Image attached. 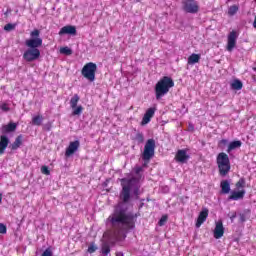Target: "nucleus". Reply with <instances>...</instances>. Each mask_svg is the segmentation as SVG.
I'll return each instance as SVG.
<instances>
[{"mask_svg": "<svg viewBox=\"0 0 256 256\" xmlns=\"http://www.w3.org/2000/svg\"><path fill=\"white\" fill-rule=\"evenodd\" d=\"M134 140H136L138 144L145 143V136H143V133L138 132Z\"/></svg>", "mask_w": 256, "mask_h": 256, "instance_id": "obj_27", "label": "nucleus"}, {"mask_svg": "<svg viewBox=\"0 0 256 256\" xmlns=\"http://www.w3.org/2000/svg\"><path fill=\"white\" fill-rule=\"evenodd\" d=\"M175 159L178 163H187L189 161V155H187L186 150H178Z\"/></svg>", "mask_w": 256, "mask_h": 256, "instance_id": "obj_12", "label": "nucleus"}, {"mask_svg": "<svg viewBox=\"0 0 256 256\" xmlns=\"http://www.w3.org/2000/svg\"><path fill=\"white\" fill-rule=\"evenodd\" d=\"M9 146V138L5 135L0 136V155L5 153V149Z\"/></svg>", "mask_w": 256, "mask_h": 256, "instance_id": "obj_16", "label": "nucleus"}, {"mask_svg": "<svg viewBox=\"0 0 256 256\" xmlns=\"http://www.w3.org/2000/svg\"><path fill=\"white\" fill-rule=\"evenodd\" d=\"M155 111H157V108H149L144 114L141 125H147V123L151 121L153 115H155Z\"/></svg>", "mask_w": 256, "mask_h": 256, "instance_id": "obj_14", "label": "nucleus"}, {"mask_svg": "<svg viewBox=\"0 0 256 256\" xmlns=\"http://www.w3.org/2000/svg\"><path fill=\"white\" fill-rule=\"evenodd\" d=\"M207 217H209V209L204 208L198 215L196 222L197 229H199V227H201V225L207 221Z\"/></svg>", "mask_w": 256, "mask_h": 256, "instance_id": "obj_10", "label": "nucleus"}, {"mask_svg": "<svg viewBox=\"0 0 256 256\" xmlns=\"http://www.w3.org/2000/svg\"><path fill=\"white\" fill-rule=\"evenodd\" d=\"M224 233H225V228L223 227V222L218 221L216 223V227L214 229V238L221 239V237H223Z\"/></svg>", "mask_w": 256, "mask_h": 256, "instance_id": "obj_11", "label": "nucleus"}, {"mask_svg": "<svg viewBox=\"0 0 256 256\" xmlns=\"http://www.w3.org/2000/svg\"><path fill=\"white\" fill-rule=\"evenodd\" d=\"M15 27H17V24L8 23L4 26V31H14Z\"/></svg>", "mask_w": 256, "mask_h": 256, "instance_id": "obj_29", "label": "nucleus"}, {"mask_svg": "<svg viewBox=\"0 0 256 256\" xmlns=\"http://www.w3.org/2000/svg\"><path fill=\"white\" fill-rule=\"evenodd\" d=\"M236 217H237V212H234L233 215L230 216L231 223H233Z\"/></svg>", "mask_w": 256, "mask_h": 256, "instance_id": "obj_41", "label": "nucleus"}, {"mask_svg": "<svg viewBox=\"0 0 256 256\" xmlns=\"http://www.w3.org/2000/svg\"><path fill=\"white\" fill-rule=\"evenodd\" d=\"M141 201L143 202V201H145V199H141Z\"/></svg>", "mask_w": 256, "mask_h": 256, "instance_id": "obj_49", "label": "nucleus"}, {"mask_svg": "<svg viewBox=\"0 0 256 256\" xmlns=\"http://www.w3.org/2000/svg\"><path fill=\"white\" fill-rule=\"evenodd\" d=\"M41 256H53V251H51V248H47Z\"/></svg>", "mask_w": 256, "mask_h": 256, "instance_id": "obj_35", "label": "nucleus"}, {"mask_svg": "<svg viewBox=\"0 0 256 256\" xmlns=\"http://www.w3.org/2000/svg\"><path fill=\"white\" fill-rule=\"evenodd\" d=\"M81 143L79 140H75L73 142H70L69 146L66 149L65 156L71 157L80 147Z\"/></svg>", "mask_w": 256, "mask_h": 256, "instance_id": "obj_8", "label": "nucleus"}, {"mask_svg": "<svg viewBox=\"0 0 256 256\" xmlns=\"http://www.w3.org/2000/svg\"><path fill=\"white\" fill-rule=\"evenodd\" d=\"M216 161L219 169V175H221V177H227L229 171H231L229 156L226 153L221 152L218 154Z\"/></svg>", "mask_w": 256, "mask_h": 256, "instance_id": "obj_4", "label": "nucleus"}, {"mask_svg": "<svg viewBox=\"0 0 256 256\" xmlns=\"http://www.w3.org/2000/svg\"><path fill=\"white\" fill-rule=\"evenodd\" d=\"M0 233L2 235H5V233H7V226H5V224L0 223Z\"/></svg>", "mask_w": 256, "mask_h": 256, "instance_id": "obj_34", "label": "nucleus"}, {"mask_svg": "<svg viewBox=\"0 0 256 256\" xmlns=\"http://www.w3.org/2000/svg\"><path fill=\"white\" fill-rule=\"evenodd\" d=\"M199 59H201V56L199 54H192L188 58V64L195 65V63H199Z\"/></svg>", "mask_w": 256, "mask_h": 256, "instance_id": "obj_23", "label": "nucleus"}, {"mask_svg": "<svg viewBox=\"0 0 256 256\" xmlns=\"http://www.w3.org/2000/svg\"><path fill=\"white\" fill-rule=\"evenodd\" d=\"M95 73H97V64L93 62L85 64L81 70V75L90 81V83L95 81Z\"/></svg>", "mask_w": 256, "mask_h": 256, "instance_id": "obj_5", "label": "nucleus"}, {"mask_svg": "<svg viewBox=\"0 0 256 256\" xmlns=\"http://www.w3.org/2000/svg\"><path fill=\"white\" fill-rule=\"evenodd\" d=\"M101 253L103 256H107L109 255V253H111V246L109 245V243L104 242L101 246Z\"/></svg>", "mask_w": 256, "mask_h": 256, "instance_id": "obj_22", "label": "nucleus"}, {"mask_svg": "<svg viewBox=\"0 0 256 256\" xmlns=\"http://www.w3.org/2000/svg\"><path fill=\"white\" fill-rule=\"evenodd\" d=\"M90 254L95 253L97 251V246H95V242H92L87 250Z\"/></svg>", "mask_w": 256, "mask_h": 256, "instance_id": "obj_32", "label": "nucleus"}, {"mask_svg": "<svg viewBox=\"0 0 256 256\" xmlns=\"http://www.w3.org/2000/svg\"><path fill=\"white\" fill-rule=\"evenodd\" d=\"M125 237H127V235L124 234V239H125Z\"/></svg>", "mask_w": 256, "mask_h": 256, "instance_id": "obj_50", "label": "nucleus"}, {"mask_svg": "<svg viewBox=\"0 0 256 256\" xmlns=\"http://www.w3.org/2000/svg\"><path fill=\"white\" fill-rule=\"evenodd\" d=\"M245 197V190L242 191H233L231 195L228 197L229 201H239V199H243Z\"/></svg>", "mask_w": 256, "mask_h": 256, "instance_id": "obj_17", "label": "nucleus"}, {"mask_svg": "<svg viewBox=\"0 0 256 256\" xmlns=\"http://www.w3.org/2000/svg\"><path fill=\"white\" fill-rule=\"evenodd\" d=\"M116 256H123V252H117Z\"/></svg>", "mask_w": 256, "mask_h": 256, "instance_id": "obj_44", "label": "nucleus"}, {"mask_svg": "<svg viewBox=\"0 0 256 256\" xmlns=\"http://www.w3.org/2000/svg\"><path fill=\"white\" fill-rule=\"evenodd\" d=\"M236 187H245V179L241 178L237 183Z\"/></svg>", "mask_w": 256, "mask_h": 256, "instance_id": "obj_36", "label": "nucleus"}, {"mask_svg": "<svg viewBox=\"0 0 256 256\" xmlns=\"http://www.w3.org/2000/svg\"><path fill=\"white\" fill-rule=\"evenodd\" d=\"M221 143H223V145H227V140H221Z\"/></svg>", "mask_w": 256, "mask_h": 256, "instance_id": "obj_45", "label": "nucleus"}, {"mask_svg": "<svg viewBox=\"0 0 256 256\" xmlns=\"http://www.w3.org/2000/svg\"><path fill=\"white\" fill-rule=\"evenodd\" d=\"M79 95L78 94H75L71 100H70V107L72 109H75L77 107V103H79Z\"/></svg>", "mask_w": 256, "mask_h": 256, "instance_id": "obj_25", "label": "nucleus"}, {"mask_svg": "<svg viewBox=\"0 0 256 256\" xmlns=\"http://www.w3.org/2000/svg\"><path fill=\"white\" fill-rule=\"evenodd\" d=\"M146 201H148V202L151 201V198H147Z\"/></svg>", "mask_w": 256, "mask_h": 256, "instance_id": "obj_48", "label": "nucleus"}, {"mask_svg": "<svg viewBox=\"0 0 256 256\" xmlns=\"http://www.w3.org/2000/svg\"><path fill=\"white\" fill-rule=\"evenodd\" d=\"M189 131H195V127L193 126V124H189Z\"/></svg>", "mask_w": 256, "mask_h": 256, "instance_id": "obj_42", "label": "nucleus"}, {"mask_svg": "<svg viewBox=\"0 0 256 256\" xmlns=\"http://www.w3.org/2000/svg\"><path fill=\"white\" fill-rule=\"evenodd\" d=\"M155 139H148L144 146V152L142 158L144 161H151L155 157Z\"/></svg>", "mask_w": 256, "mask_h": 256, "instance_id": "obj_6", "label": "nucleus"}, {"mask_svg": "<svg viewBox=\"0 0 256 256\" xmlns=\"http://www.w3.org/2000/svg\"><path fill=\"white\" fill-rule=\"evenodd\" d=\"M168 219H169V216L163 215V216L161 217V219L159 220L158 225H159L160 227H163V225H165V223H167V220H168Z\"/></svg>", "mask_w": 256, "mask_h": 256, "instance_id": "obj_31", "label": "nucleus"}, {"mask_svg": "<svg viewBox=\"0 0 256 256\" xmlns=\"http://www.w3.org/2000/svg\"><path fill=\"white\" fill-rule=\"evenodd\" d=\"M42 123L43 117L41 115H37L32 118V125H36L37 127H39Z\"/></svg>", "mask_w": 256, "mask_h": 256, "instance_id": "obj_24", "label": "nucleus"}, {"mask_svg": "<svg viewBox=\"0 0 256 256\" xmlns=\"http://www.w3.org/2000/svg\"><path fill=\"white\" fill-rule=\"evenodd\" d=\"M231 89H233L234 91H241V89H243V82H241V80L239 79H235L231 83Z\"/></svg>", "mask_w": 256, "mask_h": 256, "instance_id": "obj_21", "label": "nucleus"}, {"mask_svg": "<svg viewBox=\"0 0 256 256\" xmlns=\"http://www.w3.org/2000/svg\"><path fill=\"white\" fill-rule=\"evenodd\" d=\"M9 13H11V10H7L6 13H5V15H7V14H9Z\"/></svg>", "mask_w": 256, "mask_h": 256, "instance_id": "obj_47", "label": "nucleus"}, {"mask_svg": "<svg viewBox=\"0 0 256 256\" xmlns=\"http://www.w3.org/2000/svg\"><path fill=\"white\" fill-rule=\"evenodd\" d=\"M241 145H243L241 140H236V141L230 142V144L228 145L227 153H231L233 150L239 149V147H241Z\"/></svg>", "mask_w": 256, "mask_h": 256, "instance_id": "obj_19", "label": "nucleus"}, {"mask_svg": "<svg viewBox=\"0 0 256 256\" xmlns=\"http://www.w3.org/2000/svg\"><path fill=\"white\" fill-rule=\"evenodd\" d=\"M220 187H221V193L223 195H227V193H229V191H231V184L229 183V180H224L220 183Z\"/></svg>", "mask_w": 256, "mask_h": 256, "instance_id": "obj_18", "label": "nucleus"}, {"mask_svg": "<svg viewBox=\"0 0 256 256\" xmlns=\"http://www.w3.org/2000/svg\"><path fill=\"white\" fill-rule=\"evenodd\" d=\"M23 144V136L19 135L15 141L11 144V150L15 151L17 149H19V147H21V145Z\"/></svg>", "mask_w": 256, "mask_h": 256, "instance_id": "obj_20", "label": "nucleus"}, {"mask_svg": "<svg viewBox=\"0 0 256 256\" xmlns=\"http://www.w3.org/2000/svg\"><path fill=\"white\" fill-rule=\"evenodd\" d=\"M51 122H48L47 124L44 125V131H51Z\"/></svg>", "mask_w": 256, "mask_h": 256, "instance_id": "obj_38", "label": "nucleus"}, {"mask_svg": "<svg viewBox=\"0 0 256 256\" xmlns=\"http://www.w3.org/2000/svg\"><path fill=\"white\" fill-rule=\"evenodd\" d=\"M0 108H1L2 111H5V112L10 111V108L7 107V104H2V105L0 106Z\"/></svg>", "mask_w": 256, "mask_h": 256, "instance_id": "obj_39", "label": "nucleus"}, {"mask_svg": "<svg viewBox=\"0 0 256 256\" xmlns=\"http://www.w3.org/2000/svg\"><path fill=\"white\" fill-rule=\"evenodd\" d=\"M239 11V7L237 5L230 6L228 10V15L233 16Z\"/></svg>", "mask_w": 256, "mask_h": 256, "instance_id": "obj_28", "label": "nucleus"}, {"mask_svg": "<svg viewBox=\"0 0 256 256\" xmlns=\"http://www.w3.org/2000/svg\"><path fill=\"white\" fill-rule=\"evenodd\" d=\"M145 203L141 202L139 209H142L144 207Z\"/></svg>", "mask_w": 256, "mask_h": 256, "instance_id": "obj_43", "label": "nucleus"}, {"mask_svg": "<svg viewBox=\"0 0 256 256\" xmlns=\"http://www.w3.org/2000/svg\"><path fill=\"white\" fill-rule=\"evenodd\" d=\"M141 171H143V167H136L135 168L136 175H139V173H141Z\"/></svg>", "mask_w": 256, "mask_h": 256, "instance_id": "obj_40", "label": "nucleus"}, {"mask_svg": "<svg viewBox=\"0 0 256 256\" xmlns=\"http://www.w3.org/2000/svg\"><path fill=\"white\" fill-rule=\"evenodd\" d=\"M59 35H77V28L75 26H64L59 31Z\"/></svg>", "mask_w": 256, "mask_h": 256, "instance_id": "obj_13", "label": "nucleus"}, {"mask_svg": "<svg viewBox=\"0 0 256 256\" xmlns=\"http://www.w3.org/2000/svg\"><path fill=\"white\" fill-rule=\"evenodd\" d=\"M121 181L122 183H126L122 184V191L120 192L122 202H119L114 207L112 214L107 218V223L110 224L112 233L116 239H119L122 233H129V231L135 229V223H137V217H139V215L129 212L127 203H129L131 199V190L136 199H139V195H141L139 191L141 189L139 178H123Z\"/></svg>", "mask_w": 256, "mask_h": 256, "instance_id": "obj_1", "label": "nucleus"}, {"mask_svg": "<svg viewBox=\"0 0 256 256\" xmlns=\"http://www.w3.org/2000/svg\"><path fill=\"white\" fill-rule=\"evenodd\" d=\"M182 9L185 13L195 15V13H199V4L195 0H183Z\"/></svg>", "mask_w": 256, "mask_h": 256, "instance_id": "obj_7", "label": "nucleus"}, {"mask_svg": "<svg viewBox=\"0 0 256 256\" xmlns=\"http://www.w3.org/2000/svg\"><path fill=\"white\" fill-rule=\"evenodd\" d=\"M41 173H43V175H51V171L49 170L48 166H42Z\"/></svg>", "mask_w": 256, "mask_h": 256, "instance_id": "obj_33", "label": "nucleus"}, {"mask_svg": "<svg viewBox=\"0 0 256 256\" xmlns=\"http://www.w3.org/2000/svg\"><path fill=\"white\" fill-rule=\"evenodd\" d=\"M235 45H237V32L232 31L228 35L227 51H233Z\"/></svg>", "mask_w": 256, "mask_h": 256, "instance_id": "obj_9", "label": "nucleus"}, {"mask_svg": "<svg viewBox=\"0 0 256 256\" xmlns=\"http://www.w3.org/2000/svg\"><path fill=\"white\" fill-rule=\"evenodd\" d=\"M60 53L62 55H73V50L66 46V47L60 48Z\"/></svg>", "mask_w": 256, "mask_h": 256, "instance_id": "obj_26", "label": "nucleus"}, {"mask_svg": "<svg viewBox=\"0 0 256 256\" xmlns=\"http://www.w3.org/2000/svg\"><path fill=\"white\" fill-rule=\"evenodd\" d=\"M16 130H17V124L14 122H10L7 125L2 126L1 133H3V135H5L7 133H13Z\"/></svg>", "mask_w": 256, "mask_h": 256, "instance_id": "obj_15", "label": "nucleus"}, {"mask_svg": "<svg viewBox=\"0 0 256 256\" xmlns=\"http://www.w3.org/2000/svg\"><path fill=\"white\" fill-rule=\"evenodd\" d=\"M25 45L28 49L23 54L24 61L28 63H33L41 57V51L39 47H43V38H41V31L39 29H34L30 32V38L25 40Z\"/></svg>", "mask_w": 256, "mask_h": 256, "instance_id": "obj_2", "label": "nucleus"}, {"mask_svg": "<svg viewBox=\"0 0 256 256\" xmlns=\"http://www.w3.org/2000/svg\"><path fill=\"white\" fill-rule=\"evenodd\" d=\"M172 87H175V82L173 81V78L169 76L162 77L156 83L154 88L157 101L163 99V97H165V95L169 93V90L172 89Z\"/></svg>", "mask_w": 256, "mask_h": 256, "instance_id": "obj_3", "label": "nucleus"}, {"mask_svg": "<svg viewBox=\"0 0 256 256\" xmlns=\"http://www.w3.org/2000/svg\"><path fill=\"white\" fill-rule=\"evenodd\" d=\"M239 219L240 223H245V221H247V217L245 216V214H240Z\"/></svg>", "mask_w": 256, "mask_h": 256, "instance_id": "obj_37", "label": "nucleus"}, {"mask_svg": "<svg viewBox=\"0 0 256 256\" xmlns=\"http://www.w3.org/2000/svg\"><path fill=\"white\" fill-rule=\"evenodd\" d=\"M3 201V194L0 193V203Z\"/></svg>", "mask_w": 256, "mask_h": 256, "instance_id": "obj_46", "label": "nucleus"}, {"mask_svg": "<svg viewBox=\"0 0 256 256\" xmlns=\"http://www.w3.org/2000/svg\"><path fill=\"white\" fill-rule=\"evenodd\" d=\"M83 113V106H76L72 112V115H81Z\"/></svg>", "mask_w": 256, "mask_h": 256, "instance_id": "obj_30", "label": "nucleus"}]
</instances>
